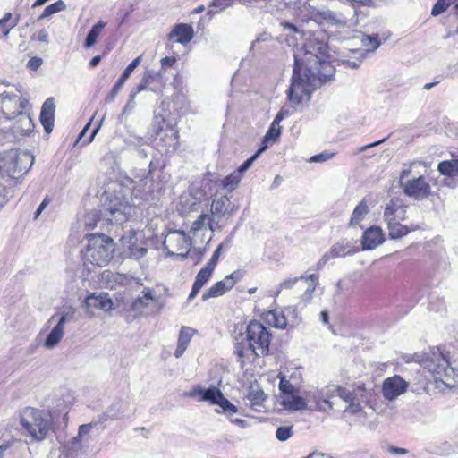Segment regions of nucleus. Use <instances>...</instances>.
<instances>
[{
	"instance_id": "1",
	"label": "nucleus",
	"mask_w": 458,
	"mask_h": 458,
	"mask_svg": "<svg viewBox=\"0 0 458 458\" xmlns=\"http://www.w3.org/2000/svg\"><path fill=\"white\" fill-rule=\"evenodd\" d=\"M327 43L315 34L305 33V43L294 54L295 66L288 98L293 105L308 102L316 88L334 75Z\"/></svg>"
},
{
	"instance_id": "2",
	"label": "nucleus",
	"mask_w": 458,
	"mask_h": 458,
	"mask_svg": "<svg viewBox=\"0 0 458 458\" xmlns=\"http://www.w3.org/2000/svg\"><path fill=\"white\" fill-rule=\"evenodd\" d=\"M371 397V392L363 385L350 388L339 386H327L319 392L318 399L314 395L318 411L337 410L344 412L358 415L362 413L363 406L367 405Z\"/></svg>"
},
{
	"instance_id": "3",
	"label": "nucleus",
	"mask_w": 458,
	"mask_h": 458,
	"mask_svg": "<svg viewBox=\"0 0 458 458\" xmlns=\"http://www.w3.org/2000/svg\"><path fill=\"white\" fill-rule=\"evenodd\" d=\"M19 420L27 436L34 441H43L54 433L52 414L46 410L25 407L20 411Z\"/></svg>"
},
{
	"instance_id": "4",
	"label": "nucleus",
	"mask_w": 458,
	"mask_h": 458,
	"mask_svg": "<svg viewBox=\"0 0 458 458\" xmlns=\"http://www.w3.org/2000/svg\"><path fill=\"white\" fill-rule=\"evenodd\" d=\"M87 238L88 245L82 251L84 266L91 270L109 264L114 251L113 239L103 233L89 234Z\"/></svg>"
},
{
	"instance_id": "5",
	"label": "nucleus",
	"mask_w": 458,
	"mask_h": 458,
	"mask_svg": "<svg viewBox=\"0 0 458 458\" xmlns=\"http://www.w3.org/2000/svg\"><path fill=\"white\" fill-rule=\"evenodd\" d=\"M101 201L100 213L107 225H123L133 216L134 206L122 192H106Z\"/></svg>"
},
{
	"instance_id": "6",
	"label": "nucleus",
	"mask_w": 458,
	"mask_h": 458,
	"mask_svg": "<svg viewBox=\"0 0 458 458\" xmlns=\"http://www.w3.org/2000/svg\"><path fill=\"white\" fill-rule=\"evenodd\" d=\"M248 346L246 348L235 345V353L242 358L247 356V352H250L256 356H264L268 352L270 344V334L267 327L260 322L251 321L246 329Z\"/></svg>"
},
{
	"instance_id": "7",
	"label": "nucleus",
	"mask_w": 458,
	"mask_h": 458,
	"mask_svg": "<svg viewBox=\"0 0 458 458\" xmlns=\"http://www.w3.org/2000/svg\"><path fill=\"white\" fill-rule=\"evenodd\" d=\"M420 366L427 370L436 381L448 384L447 380L454 378V369L450 367L449 360L440 348H433L425 353Z\"/></svg>"
},
{
	"instance_id": "8",
	"label": "nucleus",
	"mask_w": 458,
	"mask_h": 458,
	"mask_svg": "<svg viewBox=\"0 0 458 458\" xmlns=\"http://www.w3.org/2000/svg\"><path fill=\"white\" fill-rule=\"evenodd\" d=\"M34 157L28 151L10 149L0 157V174L11 177L27 173L32 166Z\"/></svg>"
},
{
	"instance_id": "9",
	"label": "nucleus",
	"mask_w": 458,
	"mask_h": 458,
	"mask_svg": "<svg viewBox=\"0 0 458 458\" xmlns=\"http://www.w3.org/2000/svg\"><path fill=\"white\" fill-rule=\"evenodd\" d=\"M96 424L81 425L78 435L72 438L64 447L59 458H87V447L91 440V430Z\"/></svg>"
},
{
	"instance_id": "10",
	"label": "nucleus",
	"mask_w": 458,
	"mask_h": 458,
	"mask_svg": "<svg viewBox=\"0 0 458 458\" xmlns=\"http://www.w3.org/2000/svg\"><path fill=\"white\" fill-rule=\"evenodd\" d=\"M411 169L412 165L403 168L400 174V185L404 193L416 199L429 196L431 192L430 185L423 176L408 178L411 174Z\"/></svg>"
},
{
	"instance_id": "11",
	"label": "nucleus",
	"mask_w": 458,
	"mask_h": 458,
	"mask_svg": "<svg viewBox=\"0 0 458 458\" xmlns=\"http://www.w3.org/2000/svg\"><path fill=\"white\" fill-rule=\"evenodd\" d=\"M1 108L4 114L12 119L20 115V121L27 126V131L31 126V120L28 115L22 114L25 107V101L21 99L19 93L13 91H4L0 94Z\"/></svg>"
},
{
	"instance_id": "12",
	"label": "nucleus",
	"mask_w": 458,
	"mask_h": 458,
	"mask_svg": "<svg viewBox=\"0 0 458 458\" xmlns=\"http://www.w3.org/2000/svg\"><path fill=\"white\" fill-rule=\"evenodd\" d=\"M188 395L191 397L199 396V401H206L210 404L220 406L229 417L238 411L237 407L231 403L216 386L204 389L198 386L193 387Z\"/></svg>"
},
{
	"instance_id": "13",
	"label": "nucleus",
	"mask_w": 458,
	"mask_h": 458,
	"mask_svg": "<svg viewBox=\"0 0 458 458\" xmlns=\"http://www.w3.org/2000/svg\"><path fill=\"white\" fill-rule=\"evenodd\" d=\"M191 246V239L182 231H174L166 234L164 247L170 255L185 257Z\"/></svg>"
},
{
	"instance_id": "14",
	"label": "nucleus",
	"mask_w": 458,
	"mask_h": 458,
	"mask_svg": "<svg viewBox=\"0 0 458 458\" xmlns=\"http://www.w3.org/2000/svg\"><path fill=\"white\" fill-rule=\"evenodd\" d=\"M301 280H304L307 284L304 293L301 296V302L304 305L309 303L312 299L313 293L315 292L317 285L318 284V276L315 274L285 279L278 284L276 293L279 294L284 289L293 288L295 284Z\"/></svg>"
},
{
	"instance_id": "15",
	"label": "nucleus",
	"mask_w": 458,
	"mask_h": 458,
	"mask_svg": "<svg viewBox=\"0 0 458 458\" xmlns=\"http://www.w3.org/2000/svg\"><path fill=\"white\" fill-rule=\"evenodd\" d=\"M300 18L302 21L314 20L318 22L325 21L338 28H344L347 26V20L342 13L330 10L317 11L316 9L311 8L308 14H304L303 11H301Z\"/></svg>"
},
{
	"instance_id": "16",
	"label": "nucleus",
	"mask_w": 458,
	"mask_h": 458,
	"mask_svg": "<svg viewBox=\"0 0 458 458\" xmlns=\"http://www.w3.org/2000/svg\"><path fill=\"white\" fill-rule=\"evenodd\" d=\"M83 307L86 310V313L89 317H93L96 310H111L113 309V301L106 293H93L85 298Z\"/></svg>"
},
{
	"instance_id": "17",
	"label": "nucleus",
	"mask_w": 458,
	"mask_h": 458,
	"mask_svg": "<svg viewBox=\"0 0 458 458\" xmlns=\"http://www.w3.org/2000/svg\"><path fill=\"white\" fill-rule=\"evenodd\" d=\"M314 394L318 400L319 393H309L306 396V400L297 395L296 393L285 394L282 396L281 403L283 406L292 411H301L305 409L315 410L314 406L316 405V402Z\"/></svg>"
},
{
	"instance_id": "18",
	"label": "nucleus",
	"mask_w": 458,
	"mask_h": 458,
	"mask_svg": "<svg viewBox=\"0 0 458 458\" xmlns=\"http://www.w3.org/2000/svg\"><path fill=\"white\" fill-rule=\"evenodd\" d=\"M408 383L399 375L387 377L382 385V393L385 399L393 401L405 393Z\"/></svg>"
},
{
	"instance_id": "19",
	"label": "nucleus",
	"mask_w": 458,
	"mask_h": 458,
	"mask_svg": "<svg viewBox=\"0 0 458 458\" xmlns=\"http://www.w3.org/2000/svg\"><path fill=\"white\" fill-rule=\"evenodd\" d=\"M121 243L124 253L131 259H140L148 252L146 247L138 243V239L134 232H129V233L123 235Z\"/></svg>"
},
{
	"instance_id": "20",
	"label": "nucleus",
	"mask_w": 458,
	"mask_h": 458,
	"mask_svg": "<svg viewBox=\"0 0 458 458\" xmlns=\"http://www.w3.org/2000/svg\"><path fill=\"white\" fill-rule=\"evenodd\" d=\"M407 206L400 199H392L384 211V220L386 224L395 221H405L407 218Z\"/></svg>"
},
{
	"instance_id": "21",
	"label": "nucleus",
	"mask_w": 458,
	"mask_h": 458,
	"mask_svg": "<svg viewBox=\"0 0 458 458\" xmlns=\"http://www.w3.org/2000/svg\"><path fill=\"white\" fill-rule=\"evenodd\" d=\"M55 104L53 98H48L43 104L40 112V122L47 133L53 131Z\"/></svg>"
},
{
	"instance_id": "22",
	"label": "nucleus",
	"mask_w": 458,
	"mask_h": 458,
	"mask_svg": "<svg viewBox=\"0 0 458 458\" xmlns=\"http://www.w3.org/2000/svg\"><path fill=\"white\" fill-rule=\"evenodd\" d=\"M383 232L379 227L372 226L363 233L362 249L374 250L384 242Z\"/></svg>"
},
{
	"instance_id": "23",
	"label": "nucleus",
	"mask_w": 458,
	"mask_h": 458,
	"mask_svg": "<svg viewBox=\"0 0 458 458\" xmlns=\"http://www.w3.org/2000/svg\"><path fill=\"white\" fill-rule=\"evenodd\" d=\"M55 322V325L47 335L45 340L42 343V345L46 350H53L56 348L64 336V327L57 321Z\"/></svg>"
},
{
	"instance_id": "24",
	"label": "nucleus",
	"mask_w": 458,
	"mask_h": 458,
	"mask_svg": "<svg viewBox=\"0 0 458 458\" xmlns=\"http://www.w3.org/2000/svg\"><path fill=\"white\" fill-rule=\"evenodd\" d=\"M214 269V267H209L208 265H206L203 268L200 269L195 278L191 292L189 294V301L193 300L198 295L200 289L211 277Z\"/></svg>"
},
{
	"instance_id": "25",
	"label": "nucleus",
	"mask_w": 458,
	"mask_h": 458,
	"mask_svg": "<svg viewBox=\"0 0 458 458\" xmlns=\"http://www.w3.org/2000/svg\"><path fill=\"white\" fill-rule=\"evenodd\" d=\"M170 39L181 44L189 43L193 38V29L191 26L184 23L178 24L171 31Z\"/></svg>"
},
{
	"instance_id": "26",
	"label": "nucleus",
	"mask_w": 458,
	"mask_h": 458,
	"mask_svg": "<svg viewBox=\"0 0 458 458\" xmlns=\"http://www.w3.org/2000/svg\"><path fill=\"white\" fill-rule=\"evenodd\" d=\"M402 221H394L387 225L388 234L390 239L396 240L407 235L410 232L420 229L418 225H403Z\"/></svg>"
},
{
	"instance_id": "27",
	"label": "nucleus",
	"mask_w": 458,
	"mask_h": 458,
	"mask_svg": "<svg viewBox=\"0 0 458 458\" xmlns=\"http://www.w3.org/2000/svg\"><path fill=\"white\" fill-rule=\"evenodd\" d=\"M141 60V55L135 58L133 61H131L129 65L124 69L122 76L118 79L116 83L114 84V88L112 89L109 98L110 100H113L117 93L121 90L123 84L125 83L126 80L130 77L131 72L134 71V69L140 64V62Z\"/></svg>"
},
{
	"instance_id": "28",
	"label": "nucleus",
	"mask_w": 458,
	"mask_h": 458,
	"mask_svg": "<svg viewBox=\"0 0 458 458\" xmlns=\"http://www.w3.org/2000/svg\"><path fill=\"white\" fill-rule=\"evenodd\" d=\"M232 281L225 278L216 283L202 294V301H205L210 298H216L223 295L225 293L232 289Z\"/></svg>"
},
{
	"instance_id": "29",
	"label": "nucleus",
	"mask_w": 458,
	"mask_h": 458,
	"mask_svg": "<svg viewBox=\"0 0 458 458\" xmlns=\"http://www.w3.org/2000/svg\"><path fill=\"white\" fill-rule=\"evenodd\" d=\"M192 334H193V330L191 327H182L180 334H179V337H178L177 347L174 351V356L176 358H179L183 354L188 344L191 342Z\"/></svg>"
},
{
	"instance_id": "30",
	"label": "nucleus",
	"mask_w": 458,
	"mask_h": 458,
	"mask_svg": "<svg viewBox=\"0 0 458 458\" xmlns=\"http://www.w3.org/2000/svg\"><path fill=\"white\" fill-rule=\"evenodd\" d=\"M75 312L76 310L73 307L66 308L60 313L52 315L45 324V327L49 328L55 321H57L64 327L68 320L73 319Z\"/></svg>"
},
{
	"instance_id": "31",
	"label": "nucleus",
	"mask_w": 458,
	"mask_h": 458,
	"mask_svg": "<svg viewBox=\"0 0 458 458\" xmlns=\"http://www.w3.org/2000/svg\"><path fill=\"white\" fill-rule=\"evenodd\" d=\"M146 81L150 85V90L159 91L165 86V81L161 72H156L154 70L147 71L144 73Z\"/></svg>"
},
{
	"instance_id": "32",
	"label": "nucleus",
	"mask_w": 458,
	"mask_h": 458,
	"mask_svg": "<svg viewBox=\"0 0 458 458\" xmlns=\"http://www.w3.org/2000/svg\"><path fill=\"white\" fill-rule=\"evenodd\" d=\"M265 320L268 325L280 329H284L287 326V319L282 311H268L265 316Z\"/></svg>"
},
{
	"instance_id": "33",
	"label": "nucleus",
	"mask_w": 458,
	"mask_h": 458,
	"mask_svg": "<svg viewBox=\"0 0 458 458\" xmlns=\"http://www.w3.org/2000/svg\"><path fill=\"white\" fill-rule=\"evenodd\" d=\"M368 213V204L365 199H362L354 208L351 216L350 225L352 226L359 225Z\"/></svg>"
},
{
	"instance_id": "34",
	"label": "nucleus",
	"mask_w": 458,
	"mask_h": 458,
	"mask_svg": "<svg viewBox=\"0 0 458 458\" xmlns=\"http://www.w3.org/2000/svg\"><path fill=\"white\" fill-rule=\"evenodd\" d=\"M153 300L154 296L152 294V290L145 289L143 291L142 296H139L132 301L131 308L134 311H140L148 305L150 301Z\"/></svg>"
},
{
	"instance_id": "35",
	"label": "nucleus",
	"mask_w": 458,
	"mask_h": 458,
	"mask_svg": "<svg viewBox=\"0 0 458 458\" xmlns=\"http://www.w3.org/2000/svg\"><path fill=\"white\" fill-rule=\"evenodd\" d=\"M437 170L443 175L458 176V159H452L439 163Z\"/></svg>"
},
{
	"instance_id": "36",
	"label": "nucleus",
	"mask_w": 458,
	"mask_h": 458,
	"mask_svg": "<svg viewBox=\"0 0 458 458\" xmlns=\"http://www.w3.org/2000/svg\"><path fill=\"white\" fill-rule=\"evenodd\" d=\"M106 22L99 21L91 28L85 39L84 47L86 48H90L94 46L98 37L100 35L102 30L106 27Z\"/></svg>"
},
{
	"instance_id": "37",
	"label": "nucleus",
	"mask_w": 458,
	"mask_h": 458,
	"mask_svg": "<svg viewBox=\"0 0 458 458\" xmlns=\"http://www.w3.org/2000/svg\"><path fill=\"white\" fill-rule=\"evenodd\" d=\"M98 222L106 224V221L103 220L100 208L98 210H92L84 216L83 223L85 227L88 229H94L97 227Z\"/></svg>"
},
{
	"instance_id": "38",
	"label": "nucleus",
	"mask_w": 458,
	"mask_h": 458,
	"mask_svg": "<svg viewBox=\"0 0 458 458\" xmlns=\"http://www.w3.org/2000/svg\"><path fill=\"white\" fill-rule=\"evenodd\" d=\"M66 9V4L63 0H58L48 6H47L43 13L39 15L38 20H44L55 13Z\"/></svg>"
},
{
	"instance_id": "39",
	"label": "nucleus",
	"mask_w": 458,
	"mask_h": 458,
	"mask_svg": "<svg viewBox=\"0 0 458 458\" xmlns=\"http://www.w3.org/2000/svg\"><path fill=\"white\" fill-rule=\"evenodd\" d=\"M242 178V175L236 170L222 181V185L227 191H232L237 188Z\"/></svg>"
},
{
	"instance_id": "40",
	"label": "nucleus",
	"mask_w": 458,
	"mask_h": 458,
	"mask_svg": "<svg viewBox=\"0 0 458 458\" xmlns=\"http://www.w3.org/2000/svg\"><path fill=\"white\" fill-rule=\"evenodd\" d=\"M208 228L211 232L214 231L212 225V217L209 215L202 214L199 216V218L193 222L191 225V229L193 231H199L201 229Z\"/></svg>"
},
{
	"instance_id": "41",
	"label": "nucleus",
	"mask_w": 458,
	"mask_h": 458,
	"mask_svg": "<svg viewBox=\"0 0 458 458\" xmlns=\"http://www.w3.org/2000/svg\"><path fill=\"white\" fill-rule=\"evenodd\" d=\"M200 198L193 197L191 193H183L180 197V204L183 211H191L199 202Z\"/></svg>"
},
{
	"instance_id": "42",
	"label": "nucleus",
	"mask_w": 458,
	"mask_h": 458,
	"mask_svg": "<svg viewBox=\"0 0 458 458\" xmlns=\"http://www.w3.org/2000/svg\"><path fill=\"white\" fill-rule=\"evenodd\" d=\"M231 242H232V240L230 237H227L226 239H225L222 242V243L219 244V246L216 248V250L213 253L211 259H209V261L208 262L207 265L215 268L218 262V259H219V256H220L222 250L228 249L231 245Z\"/></svg>"
},
{
	"instance_id": "43",
	"label": "nucleus",
	"mask_w": 458,
	"mask_h": 458,
	"mask_svg": "<svg viewBox=\"0 0 458 458\" xmlns=\"http://www.w3.org/2000/svg\"><path fill=\"white\" fill-rule=\"evenodd\" d=\"M280 122L274 119L268 131L264 137V142L268 143L269 141H275L281 134Z\"/></svg>"
},
{
	"instance_id": "44",
	"label": "nucleus",
	"mask_w": 458,
	"mask_h": 458,
	"mask_svg": "<svg viewBox=\"0 0 458 458\" xmlns=\"http://www.w3.org/2000/svg\"><path fill=\"white\" fill-rule=\"evenodd\" d=\"M230 203V200L227 197L222 196L216 199H215L211 206V211L213 214H224Z\"/></svg>"
},
{
	"instance_id": "45",
	"label": "nucleus",
	"mask_w": 458,
	"mask_h": 458,
	"mask_svg": "<svg viewBox=\"0 0 458 458\" xmlns=\"http://www.w3.org/2000/svg\"><path fill=\"white\" fill-rule=\"evenodd\" d=\"M331 250L334 255L338 257H344L346 255L352 254L353 251L351 249L350 244L347 242L342 241L340 242L335 243L331 247Z\"/></svg>"
},
{
	"instance_id": "46",
	"label": "nucleus",
	"mask_w": 458,
	"mask_h": 458,
	"mask_svg": "<svg viewBox=\"0 0 458 458\" xmlns=\"http://www.w3.org/2000/svg\"><path fill=\"white\" fill-rule=\"evenodd\" d=\"M267 148V145L259 148L253 156H251L241 165L237 171L242 175L243 173H245L252 165L253 162L259 157L262 152L266 150Z\"/></svg>"
},
{
	"instance_id": "47",
	"label": "nucleus",
	"mask_w": 458,
	"mask_h": 458,
	"mask_svg": "<svg viewBox=\"0 0 458 458\" xmlns=\"http://www.w3.org/2000/svg\"><path fill=\"white\" fill-rule=\"evenodd\" d=\"M454 2V0H437L433 5L431 15L436 17L443 13Z\"/></svg>"
},
{
	"instance_id": "48",
	"label": "nucleus",
	"mask_w": 458,
	"mask_h": 458,
	"mask_svg": "<svg viewBox=\"0 0 458 458\" xmlns=\"http://www.w3.org/2000/svg\"><path fill=\"white\" fill-rule=\"evenodd\" d=\"M381 42L377 35L367 36L362 39V46L367 47V51H375L379 47Z\"/></svg>"
},
{
	"instance_id": "49",
	"label": "nucleus",
	"mask_w": 458,
	"mask_h": 458,
	"mask_svg": "<svg viewBox=\"0 0 458 458\" xmlns=\"http://www.w3.org/2000/svg\"><path fill=\"white\" fill-rule=\"evenodd\" d=\"M165 138L167 139L168 147L166 151H170V148L174 150L178 145V132L173 128H169V130L165 133Z\"/></svg>"
},
{
	"instance_id": "50",
	"label": "nucleus",
	"mask_w": 458,
	"mask_h": 458,
	"mask_svg": "<svg viewBox=\"0 0 458 458\" xmlns=\"http://www.w3.org/2000/svg\"><path fill=\"white\" fill-rule=\"evenodd\" d=\"M293 435V426H281L276 429V437L279 441H286Z\"/></svg>"
},
{
	"instance_id": "51",
	"label": "nucleus",
	"mask_w": 458,
	"mask_h": 458,
	"mask_svg": "<svg viewBox=\"0 0 458 458\" xmlns=\"http://www.w3.org/2000/svg\"><path fill=\"white\" fill-rule=\"evenodd\" d=\"M279 389L283 395L291 394L297 392L296 387L285 377H282L279 383Z\"/></svg>"
},
{
	"instance_id": "52",
	"label": "nucleus",
	"mask_w": 458,
	"mask_h": 458,
	"mask_svg": "<svg viewBox=\"0 0 458 458\" xmlns=\"http://www.w3.org/2000/svg\"><path fill=\"white\" fill-rule=\"evenodd\" d=\"M233 2L234 0H213L211 7L217 8V11L213 12L212 10H209L208 13L211 14L221 12L225 8L232 6Z\"/></svg>"
},
{
	"instance_id": "53",
	"label": "nucleus",
	"mask_w": 458,
	"mask_h": 458,
	"mask_svg": "<svg viewBox=\"0 0 458 458\" xmlns=\"http://www.w3.org/2000/svg\"><path fill=\"white\" fill-rule=\"evenodd\" d=\"M350 4H359L365 7H377L385 0H346Z\"/></svg>"
},
{
	"instance_id": "54",
	"label": "nucleus",
	"mask_w": 458,
	"mask_h": 458,
	"mask_svg": "<svg viewBox=\"0 0 458 458\" xmlns=\"http://www.w3.org/2000/svg\"><path fill=\"white\" fill-rule=\"evenodd\" d=\"M248 399L252 403V404L259 405L264 400V392L251 389L249 392Z\"/></svg>"
},
{
	"instance_id": "55",
	"label": "nucleus",
	"mask_w": 458,
	"mask_h": 458,
	"mask_svg": "<svg viewBox=\"0 0 458 458\" xmlns=\"http://www.w3.org/2000/svg\"><path fill=\"white\" fill-rule=\"evenodd\" d=\"M335 258H336V257L334 255L333 251L330 249L318 261V263L316 264L315 269L316 270L322 269L330 259H335Z\"/></svg>"
},
{
	"instance_id": "56",
	"label": "nucleus",
	"mask_w": 458,
	"mask_h": 458,
	"mask_svg": "<svg viewBox=\"0 0 458 458\" xmlns=\"http://www.w3.org/2000/svg\"><path fill=\"white\" fill-rule=\"evenodd\" d=\"M333 156H334V154L320 153V154L312 156L310 158V162H311V163L324 162V161L330 159Z\"/></svg>"
},
{
	"instance_id": "57",
	"label": "nucleus",
	"mask_w": 458,
	"mask_h": 458,
	"mask_svg": "<svg viewBox=\"0 0 458 458\" xmlns=\"http://www.w3.org/2000/svg\"><path fill=\"white\" fill-rule=\"evenodd\" d=\"M43 64V60L40 57H32L29 60L27 66L35 71L39 68Z\"/></svg>"
},
{
	"instance_id": "58",
	"label": "nucleus",
	"mask_w": 458,
	"mask_h": 458,
	"mask_svg": "<svg viewBox=\"0 0 458 458\" xmlns=\"http://www.w3.org/2000/svg\"><path fill=\"white\" fill-rule=\"evenodd\" d=\"M135 107V93H131L130 96V99L128 100L127 104L125 105L123 108V114H129L131 113Z\"/></svg>"
},
{
	"instance_id": "59",
	"label": "nucleus",
	"mask_w": 458,
	"mask_h": 458,
	"mask_svg": "<svg viewBox=\"0 0 458 458\" xmlns=\"http://www.w3.org/2000/svg\"><path fill=\"white\" fill-rule=\"evenodd\" d=\"M293 114V111L290 108L283 107L281 110L277 113L275 119L278 122H281L284 118L290 116Z\"/></svg>"
},
{
	"instance_id": "60",
	"label": "nucleus",
	"mask_w": 458,
	"mask_h": 458,
	"mask_svg": "<svg viewBox=\"0 0 458 458\" xmlns=\"http://www.w3.org/2000/svg\"><path fill=\"white\" fill-rule=\"evenodd\" d=\"M242 277V275L240 271H234L231 275L226 276L225 279H229L232 281V288L233 285Z\"/></svg>"
},
{
	"instance_id": "61",
	"label": "nucleus",
	"mask_w": 458,
	"mask_h": 458,
	"mask_svg": "<svg viewBox=\"0 0 458 458\" xmlns=\"http://www.w3.org/2000/svg\"><path fill=\"white\" fill-rule=\"evenodd\" d=\"M389 452L392 454H397V455H403V454H407L409 453L408 449L402 448V447H395V446L389 447Z\"/></svg>"
},
{
	"instance_id": "62",
	"label": "nucleus",
	"mask_w": 458,
	"mask_h": 458,
	"mask_svg": "<svg viewBox=\"0 0 458 458\" xmlns=\"http://www.w3.org/2000/svg\"><path fill=\"white\" fill-rule=\"evenodd\" d=\"M146 89H150V85L146 81V79L143 77L141 82L137 86L135 91H133L132 93H135V95H136V94L145 90Z\"/></svg>"
},
{
	"instance_id": "63",
	"label": "nucleus",
	"mask_w": 458,
	"mask_h": 458,
	"mask_svg": "<svg viewBox=\"0 0 458 458\" xmlns=\"http://www.w3.org/2000/svg\"><path fill=\"white\" fill-rule=\"evenodd\" d=\"M49 204V199L47 198H45L44 200L41 202V204L39 205V207L38 208V209L36 210L35 212V215H34V218L37 219L41 212L45 209V208Z\"/></svg>"
},
{
	"instance_id": "64",
	"label": "nucleus",
	"mask_w": 458,
	"mask_h": 458,
	"mask_svg": "<svg viewBox=\"0 0 458 458\" xmlns=\"http://www.w3.org/2000/svg\"><path fill=\"white\" fill-rule=\"evenodd\" d=\"M175 58L174 57H165L161 59V65L163 68L171 67L174 64Z\"/></svg>"
}]
</instances>
